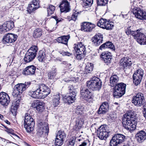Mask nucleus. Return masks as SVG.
<instances>
[{
    "instance_id": "1",
    "label": "nucleus",
    "mask_w": 146,
    "mask_h": 146,
    "mask_svg": "<svg viewBox=\"0 0 146 146\" xmlns=\"http://www.w3.org/2000/svg\"><path fill=\"white\" fill-rule=\"evenodd\" d=\"M33 91H30L28 95L33 98L36 99L44 98L50 92V88L43 84L35 85L33 88Z\"/></svg>"
},
{
    "instance_id": "2",
    "label": "nucleus",
    "mask_w": 146,
    "mask_h": 146,
    "mask_svg": "<svg viewBox=\"0 0 146 146\" xmlns=\"http://www.w3.org/2000/svg\"><path fill=\"white\" fill-rule=\"evenodd\" d=\"M123 127L129 131H133L136 129L137 121L135 114L132 111H129L125 114L122 118Z\"/></svg>"
},
{
    "instance_id": "3",
    "label": "nucleus",
    "mask_w": 146,
    "mask_h": 146,
    "mask_svg": "<svg viewBox=\"0 0 146 146\" xmlns=\"http://www.w3.org/2000/svg\"><path fill=\"white\" fill-rule=\"evenodd\" d=\"M125 32L127 35H131L133 36L140 44H146V36L143 33L142 29L134 31L133 30L132 27L130 26L125 29Z\"/></svg>"
},
{
    "instance_id": "4",
    "label": "nucleus",
    "mask_w": 146,
    "mask_h": 146,
    "mask_svg": "<svg viewBox=\"0 0 146 146\" xmlns=\"http://www.w3.org/2000/svg\"><path fill=\"white\" fill-rule=\"evenodd\" d=\"M102 85L101 80L99 78L93 77L90 80L87 81L86 83V86L92 90H99L101 88Z\"/></svg>"
},
{
    "instance_id": "5",
    "label": "nucleus",
    "mask_w": 146,
    "mask_h": 146,
    "mask_svg": "<svg viewBox=\"0 0 146 146\" xmlns=\"http://www.w3.org/2000/svg\"><path fill=\"white\" fill-rule=\"evenodd\" d=\"M68 93L69 95L64 96L63 100L65 103L70 104L74 102L76 100V91L73 85H70L68 87Z\"/></svg>"
},
{
    "instance_id": "6",
    "label": "nucleus",
    "mask_w": 146,
    "mask_h": 146,
    "mask_svg": "<svg viewBox=\"0 0 146 146\" xmlns=\"http://www.w3.org/2000/svg\"><path fill=\"white\" fill-rule=\"evenodd\" d=\"M126 85L123 83L117 84L113 88V96L115 98H119L125 93Z\"/></svg>"
},
{
    "instance_id": "7",
    "label": "nucleus",
    "mask_w": 146,
    "mask_h": 146,
    "mask_svg": "<svg viewBox=\"0 0 146 146\" xmlns=\"http://www.w3.org/2000/svg\"><path fill=\"white\" fill-rule=\"evenodd\" d=\"M30 84V82H27L25 84L20 83L16 85L12 93V95L15 97L17 96H22L23 92L26 90Z\"/></svg>"
},
{
    "instance_id": "8",
    "label": "nucleus",
    "mask_w": 146,
    "mask_h": 146,
    "mask_svg": "<svg viewBox=\"0 0 146 146\" xmlns=\"http://www.w3.org/2000/svg\"><path fill=\"white\" fill-rule=\"evenodd\" d=\"M131 9L132 12L137 18L142 20L146 19V12L142 9L137 7L134 4L131 6Z\"/></svg>"
},
{
    "instance_id": "9",
    "label": "nucleus",
    "mask_w": 146,
    "mask_h": 146,
    "mask_svg": "<svg viewBox=\"0 0 146 146\" xmlns=\"http://www.w3.org/2000/svg\"><path fill=\"white\" fill-rule=\"evenodd\" d=\"M24 127L28 132L33 131L35 126V122L29 113L25 114L24 119Z\"/></svg>"
},
{
    "instance_id": "10",
    "label": "nucleus",
    "mask_w": 146,
    "mask_h": 146,
    "mask_svg": "<svg viewBox=\"0 0 146 146\" xmlns=\"http://www.w3.org/2000/svg\"><path fill=\"white\" fill-rule=\"evenodd\" d=\"M109 131L105 125H101L97 129V136L102 140H106L108 137Z\"/></svg>"
},
{
    "instance_id": "11",
    "label": "nucleus",
    "mask_w": 146,
    "mask_h": 146,
    "mask_svg": "<svg viewBox=\"0 0 146 146\" xmlns=\"http://www.w3.org/2000/svg\"><path fill=\"white\" fill-rule=\"evenodd\" d=\"M125 137L123 135L120 134H115L112 137L110 141V146H117L124 142Z\"/></svg>"
},
{
    "instance_id": "12",
    "label": "nucleus",
    "mask_w": 146,
    "mask_h": 146,
    "mask_svg": "<svg viewBox=\"0 0 146 146\" xmlns=\"http://www.w3.org/2000/svg\"><path fill=\"white\" fill-rule=\"evenodd\" d=\"M145 100L143 94L141 93H139L136 96H133L132 102L136 106L140 107L143 105Z\"/></svg>"
},
{
    "instance_id": "13",
    "label": "nucleus",
    "mask_w": 146,
    "mask_h": 146,
    "mask_svg": "<svg viewBox=\"0 0 146 146\" xmlns=\"http://www.w3.org/2000/svg\"><path fill=\"white\" fill-rule=\"evenodd\" d=\"M80 95L82 98L86 100L92 99L94 97L93 93L84 86L81 87Z\"/></svg>"
},
{
    "instance_id": "14",
    "label": "nucleus",
    "mask_w": 146,
    "mask_h": 146,
    "mask_svg": "<svg viewBox=\"0 0 146 146\" xmlns=\"http://www.w3.org/2000/svg\"><path fill=\"white\" fill-rule=\"evenodd\" d=\"M49 127L47 124L45 123L37 129L36 135L38 137L44 138L48 135L49 132Z\"/></svg>"
},
{
    "instance_id": "15",
    "label": "nucleus",
    "mask_w": 146,
    "mask_h": 146,
    "mask_svg": "<svg viewBox=\"0 0 146 146\" xmlns=\"http://www.w3.org/2000/svg\"><path fill=\"white\" fill-rule=\"evenodd\" d=\"M17 37L16 35L8 33L4 35L3 38V42L5 44L12 43L16 40Z\"/></svg>"
},
{
    "instance_id": "16",
    "label": "nucleus",
    "mask_w": 146,
    "mask_h": 146,
    "mask_svg": "<svg viewBox=\"0 0 146 146\" xmlns=\"http://www.w3.org/2000/svg\"><path fill=\"white\" fill-rule=\"evenodd\" d=\"M10 98L9 95L6 93H0V103L4 106H7L10 102Z\"/></svg>"
},
{
    "instance_id": "17",
    "label": "nucleus",
    "mask_w": 146,
    "mask_h": 146,
    "mask_svg": "<svg viewBox=\"0 0 146 146\" xmlns=\"http://www.w3.org/2000/svg\"><path fill=\"white\" fill-rule=\"evenodd\" d=\"M59 7L61 12L67 13L70 10V3L67 0H62Z\"/></svg>"
},
{
    "instance_id": "18",
    "label": "nucleus",
    "mask_w": 146,
    "mask_h": 146,
    "mask_svg": "<svg viewBox=\"0 0 146 146\" xmlns=\"http://www.w3.org/2000/svg\"><path fill=\"white\" fill-rule=\"evenodd\" d=\"M36 67L34 65H31L26 67L23 72V74L25 75H32L35 74Z\"/></svg>"
},
{
    "instance_id": "19",
    "label": "nucleus",
    "mask_w": 146,
    "mask_h": 146,
    "mask_svg": "<svg viewBox=\"0 0 146 146\" xmlns=\"http://www.w3.org/2000/svg\"><path fill=\"white\" fill-rule=\"evenodd\" d=\"M103 39V35L100 33H98L92 38L91 41L94 44V45L97 46L102 43Z\"/></svg>"
},
{
    "instance_id": "20",
    "label": "nucleus",
    "mask_w": 146,
    "mask_h": 146,
    "mask_svg": "<svg viewBox=\"0 0 146 146\" xmlns=\"http://www.w3.org/2000/svg\"><path fill=\"white\" fill-rule=\"evenodd\" d=\"M135 137L137 141L139 143H142L146 139V133L143 130L138 132Z\"/></svg>"
},
{
    "instance_id": "21",
    "label": "nucleus",
    "mask_w": 146,
    "mask_h": 146,
    "mask_svg": "<svg viewBox=\"0 0 146 146\" xmlns=\"http://www.w3.org/2000/svg\"><path fill=\"white\" fill-rule=\"evenodd\" d=\"M94 25L89 22H84L81 26V30L86 32H90L95 27Z\"/></svg>"
},
{
    "instance_id": "22",
    "label": "nucleus",
    "mask_w": 146,
    "mask_h": 146,
    "mask_svg": "<svg viewBox=\"0 0 146 146\" xmlns=\"http://www.w3.org/2000/svg\"><path fill=\"white\" fill-rule=\"evenodd\" d=\"M101 57L105 63H110L112 58L111 54L108 52H104L101 54Z\"/></svg>"
},
{
    "instance_id": "23",
    "label": "nucleus",
    "mask_w": 146,
    "mask_h": 146,
    "mask_svg": "<svg viewBox=\"0 0 146 146\" xmlns=\"http://www.w3.org/2000/svg\"><path fill=\"white\" fill-rule=\"evenodd\" d=\"M109 109L108 103L106 102H104L101 105L98 111L99 114H104Z\"/></svg>"
},
{
    "instance_id": "24",
    "label": "nucleus",
    "mask_w": 146,
    "mask_h": 146,
    "mask_svg": "<svg viewBox=\"0 0 146 146\" xmlns=\"http://www.w3.org/2000/svg\"><path fill=\"white\" fill-rule=\"evenodd\" d=\"M84 123V120L82 118H78L76 121V123L73 127L74 130L78 131L80 129Z\"/></svg>"
},
{
    "instance_id": "25",
    "label": "nucleus",
    "mask_w": 146,
    "mask_h": 146,
    "mask_svg": "<svg viewBox=\"0 0 146 146\" xmlns=\"http://www.w3.org/2000/svg\"><path fill=\"white\" fill-rule=\"evenodd\" d=\"M120 62V65L122 66L124 68L127 66H130L132 64V62L127 57H124L122 58Z\"/></svg>"
},
{
    "instance_id": "26",
    "label": "nucleus",
    "mask_w": 146,
    "mask_h": 146,
    "mask_svg": "<svg viewBox=\"0 0 146 146\" xmlns=\"http://www.w3.org/2000/svg\"><path fill=\"white\" fill-rule=\"evenodd\" d=\"M70 38V35H68L67 36H63L58 37L56 40L58 43L67 45Z\"/></svg>"
},
{
    "instance_id": "27",
    "label": "nucleus",
    "mask_w": 146,
    "mask_h": 146,
    "mask_svg": "<svg viewBox=\"0 0 146 146\" xmlns=\"http://www.w3.org/2000/svg\"><path fill=\"white\" fill-rule=\"evenodd\" d=\"M36 56L34 54L27 51L25 55L24 60L26 62H29L32 61L35 58Z\"/></svg>"
},
{
    "instance_id": "28",
    "label": "nucleus",
    "mask_w": 146,
    "mask_h": 146,
    "mask_svg": "<svg viewBox=\"0 0 146 146\" xmlns=\"http://www.w3.org/2000/svg\"><path fill=\"white\" fill-rule=\"evenodd\" d=\"M57 69L54 67H52L51 71L48 73V79L53 80L56 77V74Z\"/></svg>"
},
{
    "instance_id": "29",
    "label": "nucleus",
    "mask_w": 146,
    "mask_h": 146,
    "mask_svg": "<svg viewBox=\"0 0 146 146\" xmlns=\"http://www.w3.org/2000/svg\"><path fill=\"white\" fill-rule=\"evenodd\" d=\"M37 58L40 62L44 61L46 58V55L44 51L42 50H40L37 54Z\"/></svg>"
},
{
    "instance_id": "30",
    "label": "nucleus",
    "mask_w": 146,
    "mask_h": 146,
    "mask_svg": "<svg viewBox=\"0 0 146 146\" xmlns=\"http://www.w3.org/2000/svg\"><path fill=\"white\" fill-rule=\"evenodd\" d=\"M3 26L5 27L6 30L8 31L14 27V23L12 21H7L3 24Z\"/></svg>"
},
{
    "instance_id": "31",
    "label": "nucleus",
    "mask_w": 146,
    "mask_h": 146,
    "mask_svg": "<svg viewBox=\"0 0 146 146\" xmlns=\"http://www.w3.org/2000/svg\"><path fill=\"white\" fill-rule=\"evenodd\" d=\"M119 80L118 77L115 75L112 76L110 78V85L111 86H114V84L115 85L117 84Z\"/></svg>"
},
{
    "instance_id": "32",
    "label": "nucleus",
    "mask_w": 146,
    "mask_h": 146,
    "mask_svg": "<svg viewBox=\"0 0 146 146\" xmlns=\"http://www.w3.org/2000/svg\"><path fill=\"white\" fill-rule=\"evenodd\" d=\"M42 30L39 28L35 29L34 31L33 36L35 38L40 37L42 35Z\"/></svg>"
},
{
    "instance_id": "33",
    "label": "nucleus",
    "mask_w": 146,
    "mask_h": 146,
    "mask_svg": "<svg viewBox=\"0 0 146 146\" xmlns=\"http://www.w3.org/2000/svg\"><path fill=\"white\" fill-rule=\"evenodd\" d=\"M93 64L91 63H88L85 69V73L87 74L91 73L93 70Z\"/></svg>"
},
{
    "instance_id": "34",
    "label": "nucleus",
    "mask_w": 146,
    "mask_h": 146,
    "mask_svg": "<svg viewBox=\"0 0 146 146\" xmlns=\"http://www.w3.org/2000/svg\"><path fill=\"white\" fill-rule=\"evenodd\" d=\"M60 97L59 94H56L54 96L52 102L54 106L56 107L60 103Z\"/></svg>"
},
{
    "instance_id": "35",
    "label": "nucleus",
    "mask_w": 146,
    "mask_h": 146,
    "mask_svg": "<svg viewBox=\"0 0 146 146\" xmlns=\"http://www.w3.org/2000/svg\"><path fill=\"white\" fill-rule=\"evenodd\" d=\"M107 21L106 19L102 18H101L99 21L97 23V25L98 27L104 29L105 25H106V24L107 23Z\"/></svg>"
},
{
    "instance_id": "36",
    "label": "nucleus",
    "mask_w": 146,
    "mask_h": 146,
    "mask_svg": "<svg viewBox=\"0 0 146 146\" xmlns=\"http://www.w3.org/2000/svg\"><path fill=\"white\" fill-rule=\"evenodd\" d=\"M66 136V134L64 131L60 130L57 132L56 137L64 140Z\"/></svg>"
},
{
    "instance_id": "37",
    "label": "nucleus",
    "mask_w": 146,
    "mask_h": 146,
    "mask_svg": "<svg viewBox=\"0 0 146 146\" xmlns=\"http://www.w3.org/2000/svg\"><path fill=\"white\" fill-rule=\"evenodd\" d=\"M38 50L37 46L34 45L31 46L27 51L36 56Z\"/></svg>"
},
{
    "instance_id": "38",
    "label": "nucleus",
    "mask_w": 146,
    "mask_h": 146,
    "mask_svg": "<svg viewBox=\"0 0 146 146\" xmlns=\"http://www.w3.org/2000/svg\"><path fill=\"white\" fill-rule=\"evenodd\" d=\"M143 70L141 69L137 70L133 74V75H134V77L137 78V77H139L140 78H143Z\"/></svg>"
},
{
    "instance_id": "39",
    "label": "nucleus",
    "mask_w": 146,
    "mask_h": 146,
    "mask_svg": "<svg viewBox=\"0 0 146 146\" xmlns=\"http://www.w3.org/2000/svg\"><path fill=\"white\" fill-rule=\"evenodd\" d=\"M82 5L83 7H90L93 3V0H82Z\"/></svg>"
},
{
    "instance_id": "40",
    "label": "nucleus",
    "mask_w": 146,
    "mask_h": 146,
    "mask_svg": "<svg viewBox=\"0 0 146 146\" xmlns=\"http://www.w3.org/2000/svg\"><path fill=\"white\" fill-rule=\"evenodd\" d=\"M44 105L43 102H39L36 108V110L38 111H42L44 109Z\"/></svg>"
},
{
    "instance_id": "41",
    "label": "nucleus",
    "mask_w": 146,
    "mask_h": 146,
    "mask_svg": "<svg viewBox=\"0 0 146 146\" xmlns=\"http://www.w3.org/2000/svg\"><path fill=\"white\" fill-rule=\"evenodd\" d=\"M55 7L54 6L49 5L47 8L48 15V16L51 15L54 13L55 9Z\"/></svg>"
},
{
    "instance_id": "42",
    "label": "nucleus",
    "mask_w": 146,
    "mask_h": 146,
    "mask_svg": "<svg viewBox=\"0 0 146 146\" xmlns=\"http://www.w3.org/2000/svg\"><path fill=\"white\" fill-rule=\"evenodd\" d=\"M22 96H17L16 97H17L14 100L12 103V105H15L16 106H17L18 107L19 103L21 100V97Z\"/></svg>"
},
{
    "instance_id": "43",
    "label": "nucleus",
    "mask_w": 146,
    "mask_h": 146,
    "mask_svg": "<svg viewBox=\"0 0 146 146\" xmlns=\"http://www.w3.org/2000/svg\"><path fill=\"white\" fill-rule=\"evenodd\" d=\"M84 44V43L82 42H79L75 43L74 45V49L75 52L78 50L79 48H80L81 47H82Z\"/></svg>"
},
{
    "instance_id": "44",
    "label": "nucleus",
    "mask_w": 146,
    "mask_h": 146,
    "mask_svg": "<svg viewBox=\"0 0 146 146\" xmlns=\"http://www.w3.org/2000/svg\"><path fill=\"white\" fill-rule=\"evenodd\" d=\"M84 44V43L82 42H79L75 43L74 45V49L75 52L78 50L79 48H80L81 47H82Z\"/></svg>"
},
{
    "instance_id": "45",
    "label": "nucleus",
    "mask_w": 146,
    "mask_h": 146,
    "mask_svg": "<svg viewBox=\"0 0 146 146\" xmlns=\"http://www.w3.org/2000/svg\"><path fill=\"white\" fill-rule=\"evenodd\" d=\"M64 141V140H63L56 137L55 142V144L56 146H60L63 144Z\"/></svg>"
},
{
    "instance_id": "46",
    "label": "nucleus",
    "mask_w": 146,
    "mask_h": 146,
    "mask_svg": "<svg viewBox=\"0 0 146 146\" xmlns=\"http://www.w3.org/2000/svg\"><path fill=\"white\" fill-rule=\"evenodd\" d=\"M83 108L82 106H78L76 108L75 112L78 115H81L83 113Z\"/></svg>"
},
{
    "instance_id": "47",
    "label": "nucleus",
    "mask_w": 146,
    "mask_h": 146,
    "mask_svg": "<svg viewBox=\"0 0 146 146\" xmlns=\"http://www.w3.org/2000/svg\"><path fill=\"white\" fill-rule=\"evenodd\" d=\"M35 6H34L33 5L31 4L30 3L29 5L27 8V11L29 13H31L32 12H33L34 11L38 9V8H35Z\"/></svg>"
},
{
    "instance_id": "48",
    "label": "nucleus",
    "mask_w": 146,
    "mask_h": 146,
    "mask_svg": "<svg viewBox=\"0 0 146 146\" xmlns=\"http://www.w3.org/2000/svg\"><path fill=\"white\" fill-rule=\"evenodd\" d=\"M140 78L139 77L136 78L134 77V75H133V82L135 85H137L138 84L140 83L142 78Z\"/></svg>"
},
{
    "instance_id": "49",
    "label": "nucleus",
    "mask_w": 146,
    "mask_h": 146,
    "mask_svg": "<svg viewBox=\"0 0 146 146\" xmlns=\"http://www.w3.org/2000/svg\"><path fill=\"white\" fill-rule=\"evenodd\" d=\"M79 13V12L76 10H73L71 16L72 20L75 21L76 20Z\"/></svg>"
},
{
    "instance_id": "50",
    "label": "nucleus",
    "mask_w": 146,
    "mask_h": 146,
    "mask_svg": "<svg viewBox=\"0 0 146 146\" xmlns=\"http://www.w3.org/2000/svg\"><path fill=\"white\" fill-rule=\"evenodd\" d=\"M107 48H110L113 50H115V48L113 43L111 42H108L105 43Z\"/></svg>"
},
{
    "instance_id": "51",
    "label": "nucleus",
    "mask_w": 146,
    "mask_h": 146,
    "mask_svg": "<svg viewBox=\"0 0 146 146\" xmlns=\"http://www.w3.org/2000/svg\"><path fill=\"white\" fill-rule=\"evenodd\" d=\"M108 0H97V3L99 6H105L107 4Z\"/></svg>"
},
{
    "instance_id": "52",
    "label": "nucleus",
    "mask_w": 146,
    "mask_h": 146,
    "mask_svg": "<svg viewBox=\"0 0 146 146\" xmlns=\"http://www.w3.org/2000/svg\"><path fill=\"white\" fill-rule=\"evenodd\" d=\"M106 25L104 29L107 30H111L114 27V25L113 24H111L108 21L107 22V23H106Z\"/></svg>"
},
{
    "instance_id": "53",
    "label": "nucleus",
    "mask_w": 146,
    "mask_h": 146,
    "mask_svg": "<svg viewBox=\"0 0 146 146\" xmlns=\"http://www.w3.org/2000/svg\"><path fill=\"white\" fill-rule=\"evenodd\" d=\"M18 108V107L15 105H12L11 106V111L14 115H16Z\"/></svg>"
},
{
    "instance_id": "54",
    "label": "nucleus",
    "mask_w": 146,
    "mask_h": 146,
    "mask_svg": "<svg viewBox=\"0 0 146 146\" xmlns=\"http://www.w3.org/2000/svg\"><path fill=\"white\" fill-rule=\"evenodd\" d=\"M82 47H81L80 48H79L78 50L76 51V53H83V54H86V48L85 46L84 45Z\"/></svg>"
},
{
    "instance_id": "55",
    "label": "nucleus",
    "mask_w": 146,
    "mask_h": 146,
    "mask_svg": "<svg viewBox=\"0 0 146 146\" xmlns=\"http://www.w3.org/2000/svg\"><path fill=\"white\" fill-rule=\"evenodd\" d=\"M31 4L33 5L35 8H39L40 7L39 3L38 1L36 0H33L30 3Z\"/></svg>"
},
{
    "instance_id": "56",
    "label": "nucleus",
    "mask_w": 146,
    "mask_h": 146,
    "mask_svg": "<svg viewBox=\"0 0 146 146\" xmlns=\"http://www.w3.org/2000/svg\"><path fill=\"white\" fill-rule=\"evenodd\" d=\"M83 53H77L76 58L78 60H81L84 56L86 54H83Z\"/></svg>"
},
{
    "instance_id": "57",
    "label": "nucleus",
    "mask_w": 146,
    "mask_h": 146,
    "mask_svg": "<svg viewBox=\"0 0 146 146\" xmlns=\"http://www.w3.org/2000/svg\"><path fill=\"white\" fill-rule=\"evenodd\" d=\"M75 142V139L73 138H71L68 145L69 146H74Z\"/></svg>"
},
{
    "instance_id": "58",
    "label": "nucleus",
    "mask_w": 146,
    "mask_h": 146,
    "mask_svg": "<svg viewBox=\"0 0 146 146\" xmlns=\"http://www.w3.org/2000/svg\"><path fill=\"white\" fill-rule=\"evenodd\" d=\"M7 31L6 30V28L5 27H3V24L0 26V33H3Z\"/></svg>"
},
{
    "instance_id": "59",
    "label": "nucleus",
    "mask_w": 146,
    "mask_h": 146,
    "mask_svg": "<svg viewBox=\"0 0 146 146\" xmlns=\"http://www.w3.org/2000/svg\"><path fill=\"white\" fill-rule=\"evenodd\" d=\"M39 102L38 101H36L33 102L31 104V106L33 108H36Z\"/></svg>"
},
{
    "instance_id": "60",
    "label": "nucleus",
    "mask_w": 146,
    "mask_h": 146,
    "mask_svg": "<svg viewBox=\"0 0 146 146\" xmlns=\"http://www.w3.org/2000/svg\"><path fill=\"white\" fill-rule=\"evenodd\" d=\"M106 43H104L102 45L100 46V47L99 49L100 50H102V49L106 48Z\"/></svg>"
},
{
    "instance_id": "61",
    "label": "nucleus",
    "mask_w": 146,
    "mask_h": 146,
    "mask_svg": "<svg viewBox=\"0 0 146 146\" xmlns=\"http://www.w3.org/2000/svg\"><path fill=\"white\" fill-rule=\"evenodd\" d=\"M72 54L68 52H64L62 53V55L63 56H71Z\"/></svg>"
},
{
    "instance_id": "62",
    "label": "nucleus",
    "mask_w": 146,
    "mask_h": 146,
    "mask_svg": "<svg viewBox=\"0 0 146 146\" xmlns=\"http://www.w3.org/2000/svg\"><path fill=\"white\" fill-rule=\"evenodd\" d=\"M53 18L55 19L56 21V23H58V22L60 21H61V20L60 19H59V18L57 16H54Z\"/></svg>"
},
{
    "instance_id": "63",
    "label": "nucleus",
    "mask_w": 146,
    "mask_h": 146,
    "mask_svg": "<svg viewBox=\"0 0 146 146\" xmlns=\"http://www.w3.org/2000/svg\"><path fill=\"white\" fill-rule=\"evenodd\" d=\"M144 111H143V114L144 117H145V119H146V106H145L144 108Z\"/></svg>"
},
{
    "instance_id": "64",
    "label": "nucleus",
    "mask_w": 146,
    "mask_h": 146,
    "mask_svg": "<svg viewBox=\"0 0 146 146\" xmlns=\"http://www.w3.org/2000/svg\"><path fill=\"white\" fill-rule=\"evenodd\" d=\"M87 145V143L85 141L82 142L79 146H86Z\"/></svg>"
}]
</instances>
